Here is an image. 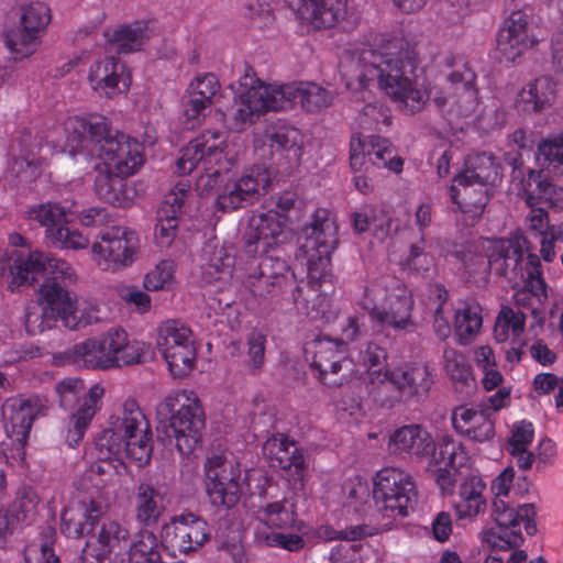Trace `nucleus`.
<instances>
[{
  "mask_svg": "<svg viewBox=\"0 0 563 563\" xmlns=\"http://www.w3.org/2000/svg\"><path fill=\"white\" fill-rule=\"evenodd\" d=\"M300 253L307 261V284L297 285L291 292L296 309L311 319L323 314L328 308L322 286L330 282L331 255L338 245L336 225L327 217V210H318L313 221L302 231Z\"/></svg>",
  "mask_w": 563,
  "mask_h": 563,
  "instance_id": "3",
  "label": "nucleus"
},
{
  "mask_svg": "<svg viewBox=\"0 0 563 563\" xmlns=\"http://www.w3.org/2000/svg\"><path fill=\"white\" fill-rule=\"evenodd\" d=\"M150 22L137 20L130 24L120 25L112 33H107L109 45L113 46L118 54H130L141 51L150 38Z\"/></svg>",
  "mask_w": 563,
  "mask_h": 563,
  "instance_id": "39",
  "label": "nucleus"
},
{
  "mask_svg": "<svg viewBox=\"0 0 563 563\" xmlns=\"http://www.w3.org/2000/svg\"><path fill=\"white\" fill-rule=\"evenodd\" d=\"M493 195L494 187L460 174L454 176L450 186L452 203L472 220L482 217Z\"/></svg>",
  "mask_w": 563,
  "mask_h": 563,
  "instance_id": "30",
  "label": "nucleus"
},
{
  "mask_svg": "<svg viewBox=\"0 0 563 563\" xmlns=\"http://www.w3.org/2000/svg\"><path fill=\"white\" fill-rule=\"evenodd\" d=\"M391 280H400L395 276H383L369 282L363 289L362 296L357 300V305L368 312L372 322L376 319V312H379L382 305L391 294Z\"/></svg>",
  "mask_w": 563,
  "mask_h": 563,
  "instance_id": "44",
  "label": "nucleus"
},
{
  "mask_svg": "<svg viewBox=\"0 0 563 563\" xmlns=\"http://www.w3.org/2000/svg\"><path fill=\"white\" fill-rule=\"evenodd\" d=\"M525 272V287L534 296H539L547 290V283L543 278V269L540 257L537 254H528Z\"/></svg>",
  "mask_w": 563,
  "mask_h": 563,
  "instance_id": "59",
  "label": "nucleus"
},
{
  "mask_svg": "<svg viewBox=\"0 0 563 563\" xmlns=\"http://www.w3.org/2000/svg\"><path fill=\"white\" fill-rule=\"evenodd\" d=\"M176 265L170 260H163L145 274L143 286L147 291L170 290L175 286Z\"/></svg>",
  "mask_w": 563,
  "mask_h": 563,
  "instance_id": "53",
  "label": "nucleus"
},
{
  "mask_svg": "<svg viewBox=\"0 0 563 563\" xmlns=\"http://www.w3.org/2000/svg\"><path fill=\"white\" fill-rule=\"evenodd\" d=\"M223 144L220 131H202L181 150L176 170L183 175L197 172L199 185L212 192L217 209L231 212L258 199L261 191L269 187L271 176L264 165H254L233 178L232 163L224 155Z\"/></svg>",
  "mask_w": 563,
  "mask_h": 563,
  "instance_id": "1",
  "label": "nucleus"
},
{
  "mask_svg": "<svg viewBox=\"0 0 563 563\" xmlns=\"http://www.w3.org/2000/svg\"><path fill=\"white\" fill-rule=\"evenodd\" d=\"M379 532L378 528L369 525L349 526L342 530H335L331 526H321L319 529V537L332 540L358 541L367 537H373Z\"/></svg>",
  "mask_w": 563,
  "mask_h": 563,
  "instance_id": "55",
  "label": "nucleus"
},
{
  "mask_svg": "<svg viewBox=\"0 0 563 563\" xmlns=\"http://www.w3.org/2000/svg\"><path fill=\"white\" fill-rule=\"evenodd\" d=\"M100 508L92 500L89 504L78 501L66 507L62 512V532L73 539L90 537L82 549L84 561L96 559L106 560L113 548L122 540L126 541L129 531L115 521L102 522L98 534H93L99 527Z\"/></svg>",
  "mask_w": 563,
  "mask_h": 563,
  "instance_id": "5",
  "label": "nucleus"
},
{
  "mask_svg": "<svg viewBox=\"0 0 563 563\" xmlns=\"http://www.w3.org/2000/svg\"><path fill=\"white\" fill-rule=\"evenodd\" d=\"M191 185L188 180L178 181L165 197L159 210H166L169 216L179 217L185 202L191 196Z\"/></svg>",
  "mask_w": 563,
  "mask_h": 563,
  "instance_id": "60",
  "label": "nucleus"
},
{
  "mask_svg": "<svg viewBox=\"0 0 563 563\" xmlns=\"http://www.w3.org/2000/svg\"><path fill=\"white\" fill-rule=\"evenodd\" d=\"M483 325V318L474 307L466 306L455 312L454 317V332L456 341L460 345L471 344Z\"/></svg>",
  "mask_w": 563,
  "mask_h": 563,
  "instance_id": "48",
  "label": "nucleus"
},
{
  "mask_svg": "<svg viewBox=\"0 0 563 563\" xmlns=\"http://www.w3.org/2000/svg\"><path fill=\"white\" fill-rule=\"evenodd\" d=\"M536 507L533 504L519 505L516 509L511 508L500 498L493 501L492 517L500 528L497 532L489 529L485 532V541L493 548L501 551L519 548L525 539L519 527L523 522L528 536L537 533Z\"/></svg>",
  "mask_w": 563,
  "mask_h": 563,
  "instance_id": "9",
  "label": "nucleus"
},
{
  "mask_svg": "<svg viewBox=\"0 0 563 563\" xmlns=\"http://www.w3.org/2000/svg\"><path fill=\"white\" fill-rule=\"evenodd\" d=\"M554 99L555 82L549 76H541L522 87L514 106L519 114L530 117L551 108Z\"/></svg>",
  "mask_w": 563,
  "mask_h": 563,
  "instance_id": "32",
  "label": "nucleus"
},
{
  "mask_svg": "<svg viewBox=\"0 0 563 563\" xmlns=\"http://www.w3.org/2000/svg\"><path fill=\"white\" fill-rule=\"evenodd\" d=\"M459 174L495 187L501 179V166L492 153H473L467 156L465 168Z\"/></svg>",
  "mask_w": 563,
  "mask_h": 563,
  "instance_id": "40",
  "label": "nucleus"
},
{
  "mask_svg": "<svg viewBox=\"0 0 563 563\" xmlns=\"http://www.w3.org/2000/svg\"><path fill=\"white\" fill-rule=\"evenodd\" d=\"M60 402H74V412L69 417L66 442L77 445L84 438L95 415L101 408L104 389H57Z\"/></svg>",
  "mask_w": 563,
  "mask_h": 563,
  "instance_id": "21",
  "label": "nucleus"
},
{
  "mask_svg": "<svg viewBox=\"0 0 563 563\" xmlns=\"http://www.w3.org/2000/svg\"><path fill=\"white\" fill-rule=\"evenodd\" d=\"M522 260L523 250L517 241L500 239L488 249L487 261L490 272L509 282L525 278Z\"/></svg>",
  "mask_w": 563,
  "mask_h": 563,
  "instance_id": "31",
  "label": "nucleus"
},
{
  "mask_svg": "<svg viewBox=\"0 0 563 563\" xmlns=\"http://www.w3.org/2000/svg\"><path fill=\"white\" fill-rule=\"evenodd\" d=\"M391 294L376 312L374 323L382 329L389 328L395 332H412L416 322L412 318L415 301L412 294L402 280H391Z\"/></svg>",
  "mask_w": 563,
  "mask_h": 563,
  "instance_id": "25",
  "label": "nucleus"
},
{
  "mask_svg": "<svg viewBox=\"0 0 563 563\" xmlns=\"http://www.w3.org/2000/svg\"><path fill=\"white\" fill-rule=\"evenodd\" d=\"M260 274L264 277H272L274 280L280 282L288 289L295 284V273L291 271L288 262L278 255V250L264 253L261 255L257 265Z\"/></svg>",
  "mask_w": 563,
  "mask_h": 563,
  "instance_id": "50",
  "label": "nucleus"
},
{
  "mask_svg": "<svg viewBox=\"0 0 563 563\" xmlns=\"http://www.w3.org/2000/svg\"><path fill=\"white\" fill-rule=\"evenodd\" d=\"M263 453L273 467L288 472V481L292 489H303L307 464L302 449L295 441L284 434L272 437L264 443Z\"/></svg>",
  "mask_w": 563,
  "mask_h": 563,
  "instance_id": "24",
  "label": "nucleus"
},
{
  "mask_svg": "<svg viewBox=\"0 0 563 563\" xmlns=\"http://www.w3.org/2000/svg\"><path fill=\"white\" fill-rule=\"evenodd\" d=\"M389 450L393 453H407L418 459L435 451V443L428 431L420 426H404L390 437Z\"/></svg>",
  "mask_w": 563,
  "mask_h": 563,
  "instance_id": "33",
  "label": "nucleus"
},
{
  "mask_svg": "<svg viewBox=\"0 0 563 563\" xmlns=\"http://www.w3.org/2000/svg\"><path fill=\"white\" fill-rule=\"evenodd\" d=\"M65 131L68 150H63L62 153L67 152L70 157L82 152L87 141L100 147L108 139H113L108 118L98 113L68 118Z\"/></svg>",
  "mask_w": 563,
  "mask_h": 563,
  "instance_id": "27",
  "label": "nucleus"
},
{
  "mask_svg": "<svg viewBox=\"0 0 563 563\" xmlns=\"http://www.w3.org/2000/svg\"><path fill=\"white\" fill-rule=\"evenodd\" d=\"M445 66L451 69L446 79L453 89L448 113L456 118H468L478 108L476 74L468 62L460 55L448 56Z\"/></svg>",
  "mask_w": 563,
  "mask_h": 563,
  "instance_id": "15",
  "label": "nucleus"
},
{
  "mask_svg": "<svg viewBox=\"0 0 563 563\" xmlns=\"http://www.w3.org/2000/svg\"><path fill=\"white\" fill-rule=\"evenodd\" d=\"M289 109L299 103L307 112H318L332 104L333 95L314 82H292L284 85Z\"/></svg>",
  "mask_w": 563,
  "mask_h": 563,
  "instance_id": "37",
  "label": "nucleus"
},
{
  "mask_svg": "<svg viewBox=\"0 0 563 563\" xmlns=\"http://www.w3.org/2000/svg\"><path fill=\"white\" fill-rule=\"evenodd\" d=\"M41 148V143L36 142L31 131L21 132L12 144L13 162L11 169L16 175L23 172L24 167L37 168L38 162L36 155Z\"/></svg>",
  "mask_w": 563,
  "mask_h": 563,
  "instance_id": "45",
  "label": "nucleus"
},
{
  "mask_svg": "<svg viewBox=\"0 0 563 563\" xmlns=\"http://www.w3.org/2000/svg\"><path fill=\"white\" fill-rule=\"evenodd\" d=\"M358 357L367 369L372 384L388 382L394 387H430L433 384L429 367L421 363H410L389 371L387 351L376 342H367Z\"/></svg>",
  "mask_w": 563,
  "mask_h": 563,
  "instance_id": "8",
  "label": "nucleus"
},
{
  "mask_svg": "<svg viewBox=\"0 0 563 563\" xmlns=\"http://www.w3.org/2000/svg\"><path fill=\"white\" fill-rule=\"evenodd\" d=\"M415 45L401 30L382 34L377 48L364 49L358 59V81L366 88L377 80L384 92L406 113L421 111L428 100L426 92L417 87Z\"/></svg>",
  "mask_w": 563,
  "mask_h": 563,
  "instance_id": "2",
  "label": "nucleus"
},
{
  "mask_svg": "<svg viewBox=\"0 0 563 563\" xmlns=\"http://www.w3.org/2000/svg\"><path fill=\"white\" fill-rule=\"evenodd\" d=\"M245 286L254 297L264 300H278L288 291V288L282 285L280 282L260 274V269L256 267L249 274Z\"/></svg>",
  "mask_w": 563,
  "mask_h": 563,
  "instance_id": "52",
  "label": "nucleus"
},
{
  "mask_svg": "<svg viewBox=\"0 0 563 563\" xmlns=\"http://www.w3.org/2000/svg\"><path fill=\"white\" fill-rule=\"evenodd\" d=\"M45 402L46 400L35 395L12 397L4 401L2 412L5 419V432L22 449L35 418L45 415Z\"/></svg>",
  "mask_w": 563,
  "mask_h": 563,
  "instance_id": "23",
  "label": "nucleus"
},
{
  "mask_svg": "<svg viewBox=\"0 0 563 563\" xmlns=\"http://www.w3.org/2000/svg\"><path fill=\"white\" fill-rule=\"evenodd\" d=\"M404 271L423 277L430 276L435 269V257L426 250V238L420 236L419 242L412 243L408 254L400 261Z\"/></svg>",
  "mask_w": 563,
  "mask_h": 563,
  "instance_id": "47",
  "label": "nucleus"
},
{
  "mask_svg": "<svg viewBox=\"0 0 563 563\" xmlns=\"http://www.w3.org/2000/svg\"><path fill=\"white\" fill-rule=\"evenodd\" d=\"M4 42L12 57L20 60L36 52L41 43V35L20 25L7 32Z\"/></svg>",
  "mask_w": 563,
  "mask_h": 563,
  "instance_id": "49",
  "label": "nucleus"
},
{
  "mask_svg": "<svg viewBox=\"0 0 563 563\" xmlns=\"http://www.w3.org/2000/svg\"><path fill=\"white\" fill-rule=\"evenodd\" d=\"M218 537L220 538V549L231 556L233 563L247 562L245 549L242 544V531L238 526L235 528H223L222 522H220Z\"/></svg>",
  "mask_w": 563,
  "mask_h": 563,
  "instance_id": "54",
  "label": "nucleus"
},
{
  "mask_svg": "<svg viewBox=\"0 0 563 563\" xmlns=\"http://www.w3.org/2000/svg\"><path fill=\"white\" fill-rule=\"evenodd\" d=\"M206 482L222 479V477L240 475V471L234 468L223 454H212L205 462Z\"/></svg>",
  "mask_w": 563,
  "mask_h": 563,
  "instance_id": "63",
  "label": "nucleus"
},
{
  "mask_svg": "<svg viewBox=\"0 0 563 563\" xmlns=\"http://www.w3.org/2000/svg\"><path fill=\"white\" fill-rule=\"evenodd\" d=\"M286 240V232L277 212L252 216L245 234L247 253L275 251Z\"/></svg>",
  "mask_w": 563,
  "mask_h": 563,
  "instance_id": "28",
  "label": "nucleus"
},
{
  "mask_svg": "<svg viewBox=\"0 0 563 563\" xmlns=\"http://www.w3.org/2000/svg\"><path fill=\"white\" fill-rule=\"evenodd\" d=\"M373 498L387 517H406L413 510L418 493L411 477L398 468H384L374 479Z\"/></svg>",
  "mask_w": 563,
  "mask_h": 563,
  "instance_id": "11",
  "label": "nucleus"
},
{
  "mask_svg": "<svg viewBox=\"0 0 563 563\" xmlns=\"http://www.w3.org/2000/svg\"><path fill=\"white\" fill-rule=\"evenodd\" d=\"M240 475L222 477L206 482V492L210 504L219 509L230 510L234 508L241 498Z\"/></svg>",
  "mask_w": 563,
  "mask_h": 563,
  "instance_id": "42",
  "label": "nucleus"
},
{
  "mask_svg": "<svg viewBox=\"0 0 563 563\" xmlns=\"http://www.w3.org/2000/svg\"><path fill=\"white\" fill-rule=\"evenodd\" d=\"M152 433L145 416L134 399L122 405V416H111L109 427L95 439L100 459L128 457L139 463L151 459Z\"/></svg>",
  "mask_w": 563,
  "mask_h": 563,
  "instance_id": "4",
  "label": "nucleus"
},
{
  "mask_svg": "<svg viewBox=\"0 0 563 563\" xmlns=\"http://www.w3.org/2000/svg\"><path fill=\"white\" fill-rule=\"evenodd\" d=\"M360 122L364 129L383 131L393 122L391 111L382 102L367 103L360 115Z\"/></svg>",
  "mask_w": 563,
  "mask_h": 563,
  "instance_id": "57",
  "label": "nucleus"
},
{
  "mask_svg": "<svg viewBox=\"0 0 563 563\" xmlns=\"http://www.w3.org/2000/svg\"><path fill=\"white\" fill-rule=\"evenodd\" d=\"M538 151L549 165L563 166V133L543 140L539 144Z\"/></svg>",
  "mask_w": 563,
  "mask_h": 563,
  "instance_id": "64",
  "label": "nucleus"
},
{
  "mask_svg": "<svg viewBox=\"0 0 563 563\" xmlns=\"http://www.w3.org/2000/svg\"><path fill=\"white\" fill-rule=\"evenodd\" d=\"M243 90L239 93L240 107L235 119L242 123H253L260 114L267 111H285L289 109V101L284 93V85L271 86L258 79L245 78L241 82Z\"/></svg>",
  "mask_w": 563,
  "mask_h": 563,
  "instance_id": "14",
  "label": "nucleus"
},
{
  "mask_svg": "<svg viewBox=\"0 0 563 563\" xmlns=\"http://www.w3.org/2000/svg\"><path fill=\"white\" fill-rule=\"evenodd\" d=\"M123 333L111 329L98 336L75 344L68 352L73 363L91 369H108L114 367V346H120Z\"/></svg>",
  "mask_w": 563,
  "mask_h": 563,
  "instance_id": "26",
  "label": "nucleus"
},
{
  "mask_svg": "<svg viewBox=\"0 0 563 563\" xmlns=\"http://www.w3.org/2000/svg\"><path fill=\"white\" fill-rule=\"evenodd\" d=\"M527 205L544 203L550 208L563 210V187L553 185L542 170L529 169L523 179Z\"/></svg>",
  "mask_w": 563,
  "mask_h": 563,
  "instance_id": "38",
  "label": "nucleus"
},
{
  "mask_svg": "<svg viewBox=\"0 0 563 563\" xmlns=\"http://www.w3.org/2000/svg\"><path fill=\"white\" fill-rule=\"evenodd\" d=\"M99 241L93 243L92 252L99 257L98 265L103 271H117L133 263L139 247L136 232L126 227L113 225L99 233Z\"/></svg>",
  "mask_w": 563,
  "mask_h": 563,
  "instance_id": "16",
  "label": "nucleus"
},
{
  "mask_svg": "<svg viewBox=\"0 0 563 563\" xmlns=\"http://www.w3.org/2000/svg\"><path fill=\"white\" fill-rule=\"evenodd\" d=\"M526 314L521 310H515L509 306H501L496 316L494 338L498 343H505L510 338L519 339L525 332Z\"/></svg>",
  "mask_w": 563,
  "mask_h": 563,
  "instance_id": "43",
  "label": "nucleus"
},
{
  "mask_svg": "<svg viewBox=\"0 0 563 563\" xmlns=\"http://www.w3.org/2000/svg\"><path fill=\"white\" fill-rule=\"evenodd\" d=\"M305 352L307 356L311 354L310 367L324 387H342L343 380L329 377L338 375L343 368L353 371V362L346 357L347 344L342 340L318 335L306 344Z\"/></svg>",
  "mask_w": 563,
  "mask_h": 563,
  "instance_id": "13",
  "label": "nucleus"
},
{
  "mask_svg": "<svg viewBox=\"0 0 563 563\" xmlns=\"http://www.w3.org/2000/svg\"><path fill=\"white\" fill-rule=\"evenodd\" d=\"M111 331L123 333V340L120 346L113 351L114 367L122 365H132L144 363L151 355V346L142 341L128 340V333L122 328H111Z\"/></svg>",
  "mask_w": 563,
  "mask_h": 563,
  "instance_id": "51",
  "label": "nucleus"
},
{
  "mask_svg": "<svg viewBox=\"0 0 563 563\" xmlns=\"http://www.w3.org/2000/svg\"><path fill=\"white\" fill-rule=\"evenodd\" d=\"M211 537L208 522L194 512L172 517L161 530V543L183 553L196 551Z\"/></svg>",
  "mask_w": 563,
  "mask_h": 563,
  "instance_id": "19",
  "label": "nucleus"
},
{
  "mask_svg": "<svg viewBox=\"0 0 563 563\" xmlns=\"http://www.w3.org/2000/svg\"><path fill=\"white\" fill-rule=\"evenodd\" d=\"M157 216L154 230L155 243L159 247H168L177 235L179 220L177 217L169 216L166 210H158Z\"/></svg>",
  "mask_w": 563,
  "mask_h": 563,
  "instance_id": "58",
  "label": "nucleus"
},
{
  "mask_svg": "<svg viewBox=\"0 0 563 563\" xmlns=\"http://www.w3.org/2000/svg\"><path fill=\"white\" fill-rule=\"evenodd\" d=\"M179 405L177 397H166L156 408V438L164 445H175L178 452L190 455L202 442L206 416L196 397H186Z\"/></svg>",
  "mask_w": 563,
  "mask_h": 563,
  "instance_id": "6",
  "label": "nucleus"
},
{
  "mask_svg": "<svg viewBox=\"0 0 563 563\" xmlns=\"http://www.w3.org/2000/svg\"><path fill=\"white\" fill-rule=\"evenodd\" d=\"M103 167L112 169L123 177L136 174L145 163L144 145L122 132H115L98 151Z\"/></svg>",
  "mask_w": 563,
  "mask_h": 563,
  "instance_id": "20",
  "label": "nucleus"
},
{
  "mask_svg": "<svg viewBox=\"0 0 563 563\" xmlns=\"http://www.w3.org/2000/svg\"><path fill=\"white\" fill-rule=\"evenodd\" d=\"M51 9L41 1L30 3L22 13L20 25L42 36L51 22Z\"/></svg>",
  "mask_w": 563,
  "mask_h": 563,
  "instance_id": "56",
  "label": "nucleus"
},
{
  "mask_svg": "<svg viewBox=\"0 0 563 563\" xmlns=\"http://www.w3.org/2000/svg\"><path fill=\"white\" fill-rule=\"evenodd\" d=\"M135 518L145 527H152L158 522L165 508L158 490L148 484H140L134 496Z\"/></svg>",
  "mask_w": 563,
  "mask_h": 563,
  "instance_id": "41",
  "label": "nucleus"
},
{
  "mask_svg": "<svg viewBox=\"0 0 563 563\" xmlns=\"http://www.w3.org/2000/svg\"><path fill=\"white\" fill-rule=\"evenodd\" d=\"M309 19L317 30L331 29L350 22L354 9L349 0H305Z\"/></svg>",
  "mask_w": 563,
  "mask_h": 563,
  "instance_id": "34",
  "label": "nucleus"
},
{
  "mask_svg": "<svg viewBox=\"0 0 563 563\" xmlns=\"http://www.w3.org/2000/svg\"><path fill=\"white\" fill-rule=\"evenodd\" d=\"M511 389H498L496 394L479 402L476 408L459 406L452 412L454 430L462 437L477 442H490L495 438V421L492 415L510 404Z\"/></svg>",
  "mask_w": 563,
  "mask_h": 563,
  "instance_id": "10",
  "label": "nucleus"
},
{
  "mask_svg": "<svg viewBox=\"0 0 563 563\" xmlns=\"http://www.w3.org/2000/svg\"><path fill=\"white\" fill-rule=\"evenodd\" d=\"M287 501L269 503L264 508L265 518L278 528H288L295 526L297 522V512L294 509V504L289 507L286 506Z\"/></svg>",
  "mask_w": 563,
  "mask_h": 563,
  "instance_id": "61",
  "label": "nucleus"
},
{
  "mask_svg": "<svg viewBox=\"0 0 563 563\" xmlns=\"http://www.w3.org/2000/svg\"><path fill=\"white\" fill-rule=\"evenodd\" d=\"M496 51L500 62L515 63L527 51L538 45L539 38L530 29V15L522 9L514 10L497 33Z\"/></svg>",
  "mask_w": 563,
  "mask_h": 563,
  "instance_id": "18",
  "label": "nucleus"
},
{
  "mask_svg": "<svg viewBox=\"0 0 563 563\" xmlns=\"http://www.w3.org/2000/svg\"><path fill=\"white\" fill-rule=\"evenodd\" d=\"M46 267L51 277L44 282H55L68 287L77 280L75 269L68 262L48 257L38 251L30 252L26 256L18 250L5 251L0 255V277L10 278L11 291L24 285H33Z\"/></svg>",
  "mask_w": 563,
  "mask_h": 563,
  "instance_id": "7",
  "label": "nucleus"
},
{
  "mask_svg": "<svg viewBox=\"0 0 563 563\" xmlns=\"http://www.w3.org/2000/svg\"><path fill=\"white\" fill-rule=\"evenodd\" d=\"M220 89V82L214 74L208 73L197 76L187 89L189 96H194L209 103L213 102V98Z\"/></svg>",
  "mask_w": 563,
  "mask_h": 563,
  "instance_id": "62",
  "label": "nucleus"
},
{
  "mask_svg": "<svg viewBox=\"0 0 563 563\" xmlns=\"http://www.w3.org/2000/svg\"><path fill=\"white\" fill-rule=\"evenodd\" d=\"M157 347L174 378L190 374L195 366L197 349L191 330L177 320H167L157 333Z\"/></svg>",
  "mask_w": 563,
  "mask_h": 563,
  "instance_id": "12",
  "label": "nucleus"
},
{
  "mask_svg": "<svg viewBox=\"0 0 563 563\" xmlns=\"http://www.w3.org/2000/svg\"><path fill=\"white\" fill-rule=\"evenodd\" d=\"M88 80L100 96L112 98L128 91L132 79L126 65L120 58L106 56L90 66Z\"/></svg>",
  "mask_w": 563,
  "mask_h": 563,
  "instance_id": "29",
  "label": "nucleus"
},
{
  "mask_svg": "<svg viewBox=\"0 0 563 563\" xmlns=\"http://www.w3.org/2000/svg\"><path fill=\"white\" fill-rule=\"evenodd\" d=\"M297 130L279 128L277 130H267L263 136L256 141V144L262 143L261 146L256 145L257 148L265 152L268 148V153L273 156L275 153L283 154L294 152V155H298L300 148L297 145Z\"/></svg>",
  "mask_w": 563,
  "mask_h": 563,
  "instance_id": "46",
  "label": "nucleus"
},
{
  "mask_svg": "<svg viewBox=\"0 0 563 563\" xmlns=\"http://www.w3.org/2000/svg\"><path fill=\"white\" fill-rule=\"evenodd\" d=\"M369 163L378 168L386 167L391 172L402 170L404 161L396 154L391 142L379 135L363 136L353 134L350 141V167L353 172L367 169Z\"/></svg>",
  "mask_w": 563,
  "mask_h": 563,
  "instance_id": "17",
  "label": "nucleus"
},
{
  "mask_svg": "<svg viewBox=\"0 0 563 563\" xmlns=\"http://www.w3.org/2000/svg\"><path fill=\"white\" fill-rule=\"evenodd\" d=\"M30 218L45 227L46 240L56 247L84 250L89 245L87 236L66 225V212L56 203H45L33 208Z\"/></svg>",
  "mask_w": 563,
  "mask_h": 563,
  "instance_id": "22",
  "label": "nucleus"
},
{
  "mask_svg": "<svg viewBox=\"0 0 563 563\" xmlns=\"http://www.w3.org/2000/svg\"><path fill=\"white\" fill-rule=\"evenodd\" d=\"M40 301L49 312V318L62 319L66 325L75 320L77 300L68 291L67 286L55 282H44L40 288Z\"/></svg>",
  "mask_w": 563,
  "mask_h": 563,
  "instance_id": "36",
  "label": "nucleus"
},
{
  "mask_svg": "<svg viewBox=\"0 0 563 563\" xmlns=\"http://www.w3.org/2000/svg\"><path fill=\"white\" fill-rule=\"evenodd\" d=\"M126 178L112 169L98 167L95 177L93 189L97 197L114 207L128 208L132 205L133 197L128 188Z\"/></svg>",
  "mask_w": 563,
  "mask_h": 563,
  "instance_id": "35",
  "label": "nucleus"
}]
</instances>
